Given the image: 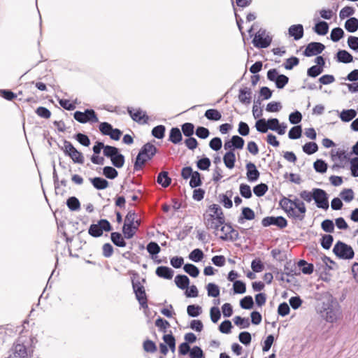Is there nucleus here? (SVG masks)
Returning <instances> with one entry per match:
<instances>
[{"label":"nucleus","instance_id":"1","mask_svg":"<svg viewBox=\"0 0 358 358\" xmlns=\"http://www.w3.org/2000/svg\"><path fill=\"white\" fill-rule=\"evenodd\" d=\"M320 313L321 317L329 323L337 322L342 316L341 306L332 296L322 302Z\"/></svg>","mask_w":358,"mask_h":358},{"label":"nucleus","instance_id":"2","mask_svg":"<svg viewBox=\"0 0 358 358\" xmlns=\"http://www.w3.org/2000/svg\"><path fill=\"white\" fill-rule=\"evenodd\" d=\"M157 152V148L151 143H147L143 145L136 156L134 164V171H137L142 169L145 163L148 161L151 160L156 155Z\"/></svg>","mask_w":358,"mask_h":358},{"label":"nucleus","instance_id":"3","mask_svg":"<svg viewBox=\"0 0 358 358\" xmlns=\"http://www.w3.org/2000/svg\"><path fill=\"white\" fill-rule=\"evenodd\" d=\"M104 156L109 158L112 164L116 168H122L124 164V156L116 147L110 146L104 149Z\"/></svg>","mask_w":358,"mask_h":358},{"label":"nucleus","instance_id":"4","mask_svg":"<svg viewBox=\"0 0 358 358\" xmlns=\"http://www.w3.org/2000/svg\"><path fill=\"white\" fill-rule=\"evenodd\" d=\"M333 252L336 257L342 259H352L355 256L352 248L338 241L334 246Z\"/></svg>","mask_w":358,"mask_h":358},{"label":"nucleus","instance_id":"5","mask_svg":"<svg viewBox=\"0 0 358 358\" xmlns=\"http://www.w3.org/2000/svg\"><path fill=\"white\" fill-rule=\"evenodd\" d=\"M112 227L110 223L106 219L100 220L97 224H92L88 229L90 236L98 238L102 236L103 231H110Z\"/></svg>","mask_w":358,"mask_h":358},{"label":"nucleus","instance_id":"6","mask_svg":"<svg viewBox=\"0 0 358 358\" xmlns=\"http://www.w3.org/2000/svg\"><path fill=\"white\" fill-rule=\"evenodd\" d=\"M271 42L272 37L264 29H259L252 40V44L257 48H266L271 45Z\"/></svg>","mask_w":358,"mask_h":358},{"label":"nucleus","instance_id":"7","mask_svg":"<svg viewBox=\"0 0 358 358\" xmlns=\"http://www.w3.org/2000/svg\"><path fill=\"white\" fill-rule=\"evenodd\" d=\"M63 150L65 155L70 157L74 163L80 164L84 163L85 159L83 153L78 151L70 141L66 140L64 141Z\"/></svg>","mask_w":358,"mask_h":358},{"label":"nucleus","instance_id":"8","mask_svg":"<svg viewBox=\"0 0 358 358\" xmlns=\"http://www.w3.org/2000/svg\"><path fill=\"white\" fill-rule=\"evenodd\" d=\"M74 119L80 123L87 122L96 123L99 122L98 117L93 109H86L84 112L77 110L73 114Z\"/></svg>","mask_w":358,"mask_h":358},{"label":"nucleus","instance_id":"9","mask_svg":"<svg viewBox=\"0 0 358 358\" xmlns=\"http://www.w3.org/2000/svg\"><path fill=\"white\" fill-rule=\"evenodd\" d=\"M267 78L270 81L275 82L278 89H282L289 82V78L283 74H278L277 69H271L267 72Z\"/></svg>","mask_w":358,"mask_h":358},{"label":"nucleus","instance_id":"10","mask_svg":"<svg viewBox=\"0 0 358 358\" xmlns=\"http://www.w3.org/2000/svg\"><path fill=\"white\" fill-rule=\"evenodd\" d=\"M127 112L131 118L140 124H148L149 117L146 112L141 108H134L132 107H127Z\"/></svg>","mask_w":358,"mask_h":358},{"label":"nucleus","instance_id":"11","mask_svg":"<svg viewBox=\"0 0 358 358\" xmlns=\"http://www.w3.org/2000/svg\"><path fill=\"white\" fill-rule=\"evenodd\" d=\"M314 201L317 208L327 210L329 207L327 192L320 188H314Z\"/></svg>","mask_w":358,"mask_h":358},{"label":"nucleus","instance_id":"12","mask_svg":"<svg viewBox=\"0 0 358 358\" xmlns=\"http://www.w3.org/2000/svg\"><path fill=\"white\" fill-rule=\"evenodd\" d=\"M132 287L135 293L136 299L139 302L141 306L143 308H148V299L144 287L140 282H132Z\"/></svg>","mask_w":358,"mask_h":358},{"label":"nucleus","instance_id":"13","mask_svg":"<svg viewBox=\"0 0 358 358\" xmlns=\"http://www.w3.org/2000/svg\"><path fill=\"white\" fill-rule=\"evenodd\" d=\"M262 224L264 227H267L271 225H275L279 227L280 229H283L287 226V221L282 216H268L262 219Z\"/></svg>","mask_w":358,"mask_h":358},{"label":"nucleus","instance_id":"14","mask_svg":"<svg viewBox=\"0 0 358 358\" xmlns=\"http://www.w3.org/2000/svg\"><path fill=\"white\" fill-rule=\"evenodd\" d=\"M325 48L324 44L320 42H311L306 46L303 55L306 57H312L320 54Z\"/></svg>","mask_w":358,"mask_h":358},{"label":"nucleus","instance_id":"15","mask_svg":"<svg viewBox=\"0 0 358 358\" xmlns=\"http://www.w3.org/2000/svg\"><path fill=\"white\" fill-rule=\"evenodd\" d=\"M203 222L208 229L218 230L219 227L224 224V222L220 221L217 217L210 214H203Z\"/></svg>","mask_w":358,"mask_h":358},{"label":"nucleus","instance_id":"16","mask_svg":"<svg viewBox=\"0 0 358 358\" xmlns=\"http://www.w3.org/2000/svg\"><path fill=\"white\" fill-rule=\"evenodd\" d=\"M14 358H29L27 347L23 343H15L12 348Z\"/></svg>","mask_w":358,"mask_h":358},{"label":"nucleus","instance_id":"17","mask_svg":"<svg viewBox=\"0 0 358 358\" xmlns=\"http://www.w3.org/2000/svg\"><path fill=\"white\" fill-rule=\"evenodd\" d=\"M247 178L250 182L257 181L259 178V171L257 170L256 166L252 162H248L246 164Z\"/></svg>","mask_w":358,"mask_h":358},{"label":"nucleus","instance_id":"18","mask_svg":"<svg viewBox=\"0 0 358 358\" xmlns=\"http://www.w3.org/2000/svg\"><path fill=\"white\" fill-rule=\"evenodd\" d=\"M303 27L302 24H294L289 27L288 33L294 40L298 41L303 36Z\"/></svg>","mask_w":358,"mask_h":358},{"label":"nucleus","instance_id":"19","mask_svg":"<svg viewBox=\"0 0 358 358\" xmlns=\"http://www.w3.org/2000/svg\"><path fill=\"white\" fill-rule=\"evenodd\" d=\"M206 214H210L213 215V217H217L220 221L225 222L224 216L222 212V208L217 204H212L210 205Z\"/></svg>","mask_w":358,"mask_h":358},{"label":"nucleus","instance_id":"20","mask_svg":"<svg viewBox=\"0 0 358 358\" xmlns=\"http://www.w3.org/2000/svg\"><path fill=\"white\" fill-rule=\"evenodd\" d=\"M252 91L248 87L241 88L239 90L238 100L243 104H250L252 99Z\"/></svg>","mask_w":358,"mask_h":358},{"label":"nucleus","instance_id":"21","mask_svg":"<svg viewBox=\"0 0 358 358\" xmlns=\"http://www.w3.org/2000/svg\"><path fill=\"white\" fill-rule=\"evenodd\" d=\"M255 214L252 209L249 207H243L242 208L241 214L238 219L239 224H243L244 220H252L255 219Z\"/></svg>","mask_w":358,"mask_h":358},{"label":"nucleus","instance_id":"22","mask_svg":"<svg viewBox=\"0 0 358 358\" xmlns=\"http://www.w3.org/2000/svg\"><path fill=\"white\" fill-rule=\"evenodd\" d=\"M155 273L160 278L170 280L173 278L174 272L168 266H161L157 268Z\"/></svg>","mask_w":358,"mask_h":358},{"label":"nucleus","instance_id":"23","mask_svg":"<svg viewBox=\"0 0 358 358\" xmlns=\"http://www.w3.org/2000/svg\"><path fill=\"white\" fill-rule=\"evenodd\" d=\"M336 59L338 62L348 64L353 61L352 55L345 50H340L336 53Z\"/></svg>","mask_w":358,"mask_h":358},{"label":"nucleus","instance_id":"24","mask_svg":"<svg viewBox=\"0 0 358 358\" xmlns=\"http://www.w3.org/2000/svg\"><path fill=\"white\" fill-rule=\"evenodd\" d=\"M332 159L333 160H339L341 162V164H336L335 166H337L338 168H343L344 165L343 164V162L350 159V154L348 153L345 150H338L336 154L332 155Z\"/></svg>","mask_w":358,"mask_h":358},{"label":"nucleus","instance_id":"25","mask_svg":"<svg viewBox=\"0 0 358 358\" xmlns=\"http://www.w3.org/2000/svg\"><path fill=\"white\" fill-rule=\"evenodd\" d=\"M90 180L94 187L98 190L104 189L108 186V182L106 179L101 177L90 178Z\"/></svg>","mask_w":358,"mask_h":358},{"label":"nucleus","instance_id":"26","mask_svg":"<svg viewBox=\"0 0 358 358\" xmlns=\"http://www.w3.org/2000/svg\"><path fill=\"white\" fill-rule=\"evenodd\" d=\"M220 238L222 241H229L234 242L240 238L239 233L238 231L234 229L230 224V228L229 229L228 235H221Z\"/></svg>","mask_w":358,"mask_h":358},{"label":"nucleus","instance_id":"27","mask_svg":"<svg viewBox=\"0 0 358 358\" xmlns=\"http://www.w3.org/2000/svg\"><path fill=\"white\" fill-rule=\"evenodd\" d=\"M175 283L181 289H185L189 285V279L185 275H177L175 277Z\"/></svg>","mask_w":358,"mask_h":358},{"label":"nucleus","instance_id":"28","mask_svg":"<svg viewBox=\"0 0 358 358\" xmlns=\"http://www.w3.org/2000/svg\"><path fill=\"white\" fill-rule=\"evenodd\" d=\"M182 139L180 130L178 127H173L170 130L169 140L174 144L179 143Z\"/></svg>","mask_w":358,"mask_h":358},{"label":"nucleus","instance_id":"29","mask_svg":"<svg viewBox=\"0 0 358 358\" xmlns=\"http://www.w3.org/2000/svg\"><path fill=\"white\" fill-rule=\"evenodd\" d=\"M157 182L163 187H167L171 185V178L169 176L167 171H162L158 174Z\"/></svg>","mask_w":358,"mask_h":358},{"label":"nucleus","instance_id":"30","mask_svg":"<svg viewBox=\"0 0 358 358\" xmlns=\"http://www.w3.org/2000/svg\"><path fill=\"white\" fill-rule=\"evenodd\" d=\"M224 163L228 169H233L236 162V156L234 151H228L225 153L223 157Z\"/></svg>","mask_w":358,"mask_h":358},{"label":"nucleus","instance_id":"31","mask_svg":"<svg viewBox=\"0 0 358 358\" xmlns=\"http://www.w3.org/2000/svg\"><path fill=\"white\" fill-rule=\"evenodd\" d=\"M110 239L113 243L117 247L122 248L126 246V241L122 235L119 232H112L110 234Z\"/></svg>","mask_w":358,"mask_h":358},{"label":"nucleus","instance_id":"32","mask_svg":"<svg viewBox=\"0 0 358 358\" xmlns=\"http://www.w3.org/2000/svg\"><path fill=\"white\" fill-rule=\"evenodd\" d=\"M313 30L318 35L324 36L327 34L329 31V24L325 21H320L315 24Z\"/></svg>","mask_w":358,"mask_h":358},{"label":"nucleus","instance_id":"33","mask_svg":"<svg viewBox=\"0 0 358 358\" xmlns=\"http://www.w3.org/2000/svg\"><path fill=\"white\" fill-rule=\"evenodd\" d=\"M357 115V111L355 109L343 110L340 114V118L343 122H348L353 120Z\"/></svg>","mask_w":358,"mask_h":358},{"label":"nucleus","instance_id":"34","mask_svg":"<svg viewBox=\"0 0 358 358\" xmlns=\"http://www.w3.org/2000/svg\"><path fill=\"white\" fill-rule=\"evenodd\" d=\"M345 29L350 33H354L358 29V20L356 17H350L345 21Z\"/></svg>","mask_w":358,"mask_h":358},{"label":"nucleus","instance_id":"35","mask_svg":"<svg viewBox=\"0 0 358 358\" xmlns=\"http://www.w3.org/2000/svg\"><path fill=\"white\" fill-rule=\"evenodd\" d=\"M279 203L281 208L283 209V210L287 213V216L289 215V214H290V213L292 214H294L292 206V199L283 197L282 199H280Z\"/></svg>","mask_w":358,"mask_h":358},{"label":"nucleus","instance_id":"36","mask_svg":"<svg viewBox=\"0 0 358 358\" xmlns=\"http://www.w3.org/2000/svg\"><path fill=\"white\" fill-rule=\"evenodd\" d=\"M204 116L210 121H218L221 120L222 115L217 109H208L204 114Z\"/></svg>","mask_w":358,"mask_h":358},{"label":"nucleus","instance_id":"37","mask_svg":"<svg viewBox=\"0 0 358 358\" xmlns=\"http://www.w3.org/2000/svg\"><path fill=\"white\" fill-rule=\"evenodd\" d=\"M66 206L71 211H78L80 209V203L76 196H71L66 200Z\"/></svg>","mask_w":358,"mask_h":358},{"label":"nucleus","instance_id":"38","mask_svg":"<svg viewBox=\"0 0 358 358\" xmlns=\"http://www.w3.org/2000/svg\"><path fill=\"white\" fill-rule=\"evenodd\" d=\"M137 230V227L134 225H129L127 224H124L122 231L125 238L130 239L136 233Z\"/></svg>","mask_w":358,"mask_h":358},{"label":"nucleus","instance_id":"39","mask_svg":"<svg viewBox=\"0 0 358 358\" xmlns=\"http://www.w3.org/2000/svg\"><path fill=\"white\" fill-rule=\"evenodd\" d=\"M233 320L234 324L238 326L240 329H247L250 324V320L248 317L235 316Z\"/></svg>","mask_w":358,"mask_h":358},{"label":"nucleus","instance_id":"40","mask_svg":"<svg viewBox=\"0 0 358 358\" xmlns=\"http://www.w3.org/2000/svg\"><path fill=\"white\" fill-rule=\"evenodd\" d=\"M333 241H334L333 236H331L330 234H324L322 236V238L320 240V244H321V246L324 249L329 250L331 247Z\"/></svg>","mask_w":358,"mask_h":358},{"label":"nucleus","instance_id":"41","mask_svg":"<svg viewBox=\"0 0 358 358\" xmlns=\"http://www.w3.org/2000/svg\"><path fill=\"white\" fill-rule=\"evenodd\" d=\"M202 180L201 178V174L198 171H194L192 176L190 177L189 186L192 188H196L201 186Z\"/></svg>","mask_w":358,"mask_h":358},{"label":"nucleus","instance_id":"42","mask_svg":"<svg viewBox=\"0 0 358 358\" xmlns=\"http://www.w3.org/2000/svg\"><path fill=\"white\" fill-rule=\"evenodd\" d=\"M302 128L301 125H296L292 127L288 133V137L290 139H299L301 136Z\"/></svg>","mask_w":358,"mask_h":358},{"label":"nucleus","instance_id":"43","mask_svg":"<svg viewBox=\"0 0 358 358\" xmlns=\"http://www.w3.org/2000/svg\"><path fill=\"white\" fill-rule=\"evenodd\" d=\"M204 254L201 249L193 250L189 255V258L194 262H199L203 258Z\"/></svg>","mask_w":358,"mask_h":358},{"label":"nucleus","instance_id":"44","mask_svg":"<svg viewBox=\"0 0 358 358\" xmlns=\"http://www.w3.org/2000/svg\"><path fill=\"white\" fill-rule=\"evenodd\" d=\"M302 149L306 154L313 155L318 150V146L315 142H308L303 145Z\"/></svg>","mask_w":358,"mask_h":358},{"label":"nucleus","instance_id":"45","mask_svg":"<svg viewBox=\"0 0 358 358\" xmlns=\"http://www.w3.org/2000/svg\"><path fill=\"white\" fill-rule=\"evenodd\" d=\"M255 128L260 133H266L268 130V121L264 118L259 119L255 122Z\"/></svg>","mask_w":358,"mask_h":358},{"label":"nucleus","instance_id":"46","mask_svg":"<svg viewBox=\"0 0 358 358\" xmlns=\"http://www.w3.org/2000/svg\"><path fill=\"white\" fill-rule=\"evenodd\" d=\"M208 296L210 297H217L220 295L219 287L213 282H210L206 286Z\"/></svg>","mask_w":358,"mask_h":358},{"label":"nucleus","instance_id":"47","mask_svg":"<svg viewBox=\"0 0 358 358\" xmlns=\"http://www.w3.org/2000/svg\"><path fill=\"white\" fill-rule=\"evenodd\" d=\"M344 31L341 27L334 28L330 34V37L332 41L338 42L344 36Z\"/></svg>","mask_w":358,"mask_h":358},{"label":"nucleus","instance_id":"48","mask_svg":"<svg viewBox=\"0 0 358 358\" xmlns=\"http://www.w3.org/2000/svg\"><path fill=\"white\" fill-rule=\"evenodd\" d=\"M184 271L188 273L190 276L196 278L199 274V268L192 264H186L183 266Z\"/></svg>","mask_w":358,"mask_h":358},{"label":"nucleus","instance_id":"49","mask_svg":"<svg viewBox=\"0 0 358 358\" xmlns=\"http://www.w3.org/2000/svg\"><path fill=\"white\" fill-rule=\"evenodd\" d=\"M103 174L104 175V176L106 178L113 180V179H115L117 176L118 172L115 168H113L112 166H107L103 167Z\"/></svg>","mask_w":358,"mask_h":358},{"label":"nucleus","instance_id":"50","mask_svg":"<svg viewBox=\"0 0 358 358\" xmlns=\"http://www.w3.org/2000/svg\"><path fill=\"white\" fill-rule=\"evenodd\" d=\"M187 312L189 317H198L202 312L201 307L198 305H189L187 308Z\"/></svg>","mask_w":358,"mask_h":358},{"label":"nucleus","instance_id":"51","mask_svg":"<svg viewBox=\"0 0 358 358\" xmlns=\"http://www.w3.org/2000/svg\"><path fill=\"white\" fill-rule=\"evenodd\" d=\"M313 167L316 172L320 173H324L327 170V164L322 159H317L313 164Z\"/></svg>","mask_w":358,"mask_h":358},{"label":"nucleus","instance_id":"52","mask_svg":"<svg viewBox=\"0 0 358 358\" xmlns=\"http://www.w3.org/2000/svg\"><path fill=\"white\" fill-rule=\"evenodd\" d=\"M166 128L164 125H157L152 129V135L158 139L164 137Z\"/></svg>","mask_w":358,"mask_h":358},{"label":"nucleus","instance_id":"53","mask_svg":"<svg viewBox=\"0 0 358 358\" xmlns=\"http://www.w3.org/2000/svg\"><path fill=\"white\" fill-rule=\"evenodd\" d=\"M268 191V185L265 183H260L253 187L254 194L257 196H262Z\"/></svg>","mask_w":358,"mask_h":358},{"label":"nucleus","instance_id":"54","mask_svg":"<svg viewBox=\"0 0 358 358\" xmlns=\"http://www.w3.org/2000/svg\"><path fill=\"white\" fill-rule=\"evenodd\" d=\"M240 306L243 309H251L254 306V301L251 296H246L240 301Z\"/></svg>","mask_w":358,"mask_h":358},{"label":"nucleus","instance_id":"55","mask_svg":"<svg viewBox=\"0 0 358 358\" xmlns=\"http://www.w3.org/2000/svg\"><path fill=\"white\" fill-rule=\"evenodd\" d=\"M322 229L327 233H333L334 231V224L331 220L327 219L321 223Z\"/></svg>","mask_w":358,"mask_h":358},{"label":"nucleus","instance_id":"56","mask_svg":"<svg viewBox=\"0 0 358 358\" xmlns=\"http://www.w3.org/2000/svg\"><path fill=\"white\" fill-rule=\"evenodd\" d=\"M231 140L234 149H242L243 148L245 141L242 137L234 135L231 137Z\"/></svg>","mask_w":358,"mask_h":358},{"label":"nucleus","instance_id":"57","mask_svg":"<svg viewBox=\"0 0 358 358\" xmlns=\"http://www.w3.org/2000/svg\"><path fill=\"white\" fill-rule=\"evenodd\" d=\"M181 129L185 136L189 137L194 134V126L192 123L186 122L182 124Z\"/></svg>","mask_w":358,"mask_h":358},{"label":"nucleus","instance_id":"58","mask_svg":"<svg viewBox=\"0 0 358 358\" xmlns=\"http://www.w3.org/2000/svg\"><path fill=\"white\" fill-rule=\"evenodd\" d=\"M233 289L235 294H244L246 292L245 284L241 280H236L233 285Z\"/></svg>","mask_w":358,"mask_h":358},{"label":"nucleus","instance_id":"59","mask_svg":"<svg viewBox=\"0 0 358 358\" xmlns=\"http://www.w3.org/2000/svg\"><path fill=\"white\" fill-rule=\"evenodd\" d=\"M155 325L159 328V331L163 333H166V329L170 327L169 322L161 317L156 320Z\"/></svg>","mask_w":358,"mask_h":358},{"label":"nucleus","instance_id":"60","mask_svg":"<svg viewBox=\"0 0 358 358\" xmlns=\"http://www.w3.org/2000/svg\"><path fill=\"white\" fill-rule=\"evenodd\" d=\"M75 138L83 146L87 147L90 145V140L86 134L78 133L75 135Z\"/></svg>","mask_w":358,"mask_h":358},{"label":"nucleus","instance_id":"61","mask_svg":"<svg viewBox=\"0 0 358 358\" xmlns=\"http://www.w3.org/2000/svg\"><path fill=\"white\" fill-rule=\"evenodd\" d=\"M196 166L200 170H208L210 166V160L208 157H203L197 161Z\"/></svg>","mask_w":358,"mask_h":358},{"label":"nucleus","instance_id":"62","mask_svg":"<svg viewBox=\"0 0 358 358\" xmlns=\"http://www.w3.org/2000/svg\"><path fill=\"white\" fill-rule=\"evenodd\" d=\"M190 358H203L204 355L201 348L199 346H194L189 352Z\"/></svg>","mask_w":358,"mask_h":358},{"label":"nucleus","instance_id":"63","mask_svg":"<svg viewBox=\"0 0 358 358\" xmlns=\"http://www.w3.org/2000/svg\"><path fill=\"white\" fill-rule=\"evenodd\" d=\"M348 45L349 48L354 50L358 51V37L354 36H350L348 38Z\"/></svg>","mask_w":358,"mask_h":358},{"label":"nucleus","instance_id":"64","mask_svg":"<svg viewBox=\"0 0 358 358\" xmlns=\"http://www.w3.org/2000/svg\"><path fill=\"white\" fill-rule=\"evenodd\" d=\"M350 170L353 177H358V157L350 160Z\"/></svg>","mask_w":358,"mask_h":358}]
</instances>
